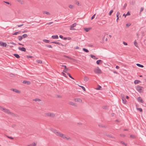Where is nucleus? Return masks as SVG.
Here are the masks:
<instances>
[{"mask_svg": "<svg viewBox=\"0 0 146 146\" xmlns=\"http://www.w3.org/2000/svg\"><path fill=\"white\" fill-rule=\"evenodd\" d=\"M116 68L117 69H119V67L117 65L116 66Z\"/></svg>", "mask_w": 146, "mask_h": 146, "instance_id": "obj_64", "label": "nucleus"}, {"mask_svg": "<svg viewBox=\"0 0 146 146\" xmlns=\"http://www.w3.org/2000/svg\"><path fill=\"white\" fill-rule=\"evenodd\" d=\"M7 137L10 139H13V137H10V136H7Z\"/></svg>", "mask_w": 146, "mask_h": 146, "instance_id": "obj_61", "label": "nucleus"}, {"mask_svg": "<svg viewBox=\"0 0 146 146\" xmlns=\"http://www.w3.org/2000/svg\"><path fill=\"white\" fill-rule=\"evenodd\" d=\"M36 62L37 63L39 64H41L42 62V61L40 60H36Z\"/></svg>", "mask_w": 146, "mask_h": 146, "instance_id": "obj_34", "label": "nucleus"}, {"mask_svg": "<svg viewBox=\"0 0 146 146\" xmlns=\"http://www.w3.org/2000/svg\"><path fill=\"white\" fill-rule=\"evenodd\" d=\"M94 72L97 74H101L102 73V71L98 67H97L94 70Z\"/></svg>", "mask_w": 146, "mask_h": 146, "instance_id": "obj_3", "label": "nucleus"}, {"mask_svg": "<svg viewBox=\"0 0 146 146\" xmlns=\"http://www.w3.org/2000/svg\"><path fill=\"white\" fill-rule=\"evenodd\" d=\"M13 55L15 57H16V58H19L20 57L19 55L18 54H13Z\"/></svg>", "mask_w": 146, "mask_h": 146, "instance_id": "obj_21", "label": "nucleus"}, {"mask_svg": "<svg viewBox=\"0 0 146 146\" xmlns=\"http://www.w3.org/2000/svg\"><path fill=\"white\" fill-rule=\"evenodd\" d=\"M79 47L78 46H77L76 47L74 48V49H79Z\"/></svg>", "mask_w": 146, "mask_h": 146, "instance_id": "obj_63", "label": "nucleus"}, {"mask_svg": "<svg viewBox=\"0 0 146 146\" xmlns=\"http://www.w3.org/2000/svg\"><path fill=\"white\" fill-rule=\"evenodd\" d=\"M74 6L72 5H70L69 6V7L71 9H73L74 8Z\"/></svg>", "mask_w": 146, "mask_h": 146, "instance_id": "obj_30", "label": "nucleus"}, {"mask_svg": "<svg viewBox=\"0 0 146 146\" xmlns=\"http://www.w3.org/2000/svg\"><path fill=\"white\" fill-rule=\"evenodd\" d=\"M69 104H70V105H71L72 106H74L75 107L76 106V104L73 102H69Z\"/></svg>", "mask_w": 146, "mask_h": 146, "instance_id": "obj_16", "label": "nucleus"}, {"mask_svg": "<svg viewBox=\"0 0 146 146\" xmlns=\"http://www.w3.org/2000/svg\"><path fill=\"white\" fill-rule=\"evenodd\" d=\"M120 136L122 137H124L125 136V135L124 134H120Z\"/></svg>", "mask_w": 146, "mask_h": 146, "instance_id": "obj_59", "label": "nucleus"}, {"mask_svg": "<svg viewBox=\"0 0 146 146\" xmlns=\"http://www.w3.org/2000/svg\"><path fill=\"white\" fill-rule=\"evenodd\" d=\"M51 43H54V44H58L59 45H61V46H63V44L61 43H60V42H56V41H54V42H51Z\"/></svg>", "mask_w": 146, "mask_h": 146, "instance_id": "obj_12", "label": "nucleus"}, {"mask_svg": "<svg viewBox=\"0 0 146 146\" xmlns=\"http://www.w3.org/2000/svg\"><path fill=\"white\" fill-rule=\"evenodd\" d=\"M45 116H50L51 117L54 118L55 116V115L54 113H45Z\"/></svg>", "mask_w": 146, "mask_h": 146, "instance_id": "obj_4", "label": "nucleus"}, {"mask_svg": "<svg viewBox=\"0 0 146 146\" xmlns=\"http://www.w3.org/2000/svg\"><path fill=\"white\" fill-rule=\"evenodd\" d=\"M33 100L35 101H38V102H40L41 101V100L40 99L38 98H36L35 99H33Z\"/></svg>", "mask_w": 146, "mask_h": 146, "instance_id": "obj_29", "label": "nucleus"}, {"mask_svg": "<svg viewBox=\"0 0 146 146\" xmlns=\"http://www.w3.org/2000/svg\"><path fill=\"white\" fill-rule=\"evenodd\" d=\"M123 44L125 45H127V43L125 42H123Z\"/></svg>", "mask_w": 146, "mask_h": 146, "instance_id": "obj_56", "label": "nucleus"}, {"mask_svg": "<svg viewBox=\"0 0 146 146\" xmlns=\"http://www.w3.org/2000/svg\"><path fill=\"white\" fill-rule=\"evenodd\" d=\"M36 145V144L34 142L32 143L30 145H28L27 146H35Z\"/></svg>", "mask_w": 146, "mask_h": 146, "instance_id": "obj_23", "label": "nucleus"}, {"mask_svg": "<svg viewBox=\"0 0 146 146\" xmlns=\"http://www.w3.org/2000/svg\"><path fill=\"white\" fill-rule=\"evenodd\" d=\"M137 100L139 102H140L142 103H144V101H143L142 98L140 97H139L137 99Z\"/></svg>", "mask_w": 146, "mask_h": 146, "instance_id": "obj_7", "label": "nucleus"}, {"mask_svg": "<svg viewBox=\"0 0 146 146\" xmlns=\"http://www.w3.org/2000/svg\"><path fill=\"white\" fill-rule=\"evenodd\" d=\"M23 83L24 84H27V85H30L31 84V82L29 81H27L26 80H24Z\"/></svg>", "mask_w": 146, "mask_h": 146, "instance_id": "obj_14", "label": "nucleus"}, {"mask_svg": "<svg viewBox=\"0 0 146 146\" xmlns=\"http://www.w3.org/2000/svg\"><path fill=\"white\" fill-rule=\"evenodd\" d=\"M0 45L3 46L5 47L7 46V44L6 43L0 41Z\"/></svg>", "mask_w": 146, "mask_h": 146, "instance_id": "obj_13", "label": "nucleus"}, {"mask_svg": "<svg viewBox=\"0 0 146 146\" xmlns=\"http://www.w3.org/2000/svg\"><path fill=\"white\" fill-rule=\"evenodd\" d=\"M43 41L46 43H49V40L46 39H43Z\"/></svg>", "mask_w": 146, "mask_h": 146, "instance_id": "obj_31", "label": "nucleus"}, {"mask_svg": "<svg viewBox=\"0 0 146 146\" xmlns=\"http://www.w3.org/2000/svg\"><path fill=\"white\" fill-rule=\"evenodd\" d=\"M18 49L19 50L23 52H25L26 51V49L24 47L21 48L19 47L18 48Z\"/></svg>", "mask_w": 146, "mask_h": 146, "instance_id": "obj_11", "label": "nucleus"}, {"mask_svg": "<svg viewBox=\"0 0 146 146\" xmlns=\"http://www.w3.org/2000/svg\"><path fill=\"white\" fill-rule=\"evenodd\" d=\"M119 15H120L119 13V12H117V14H116V17H117V19H116V21L117 22L118 21V20L119 19Z\"/></svg>", "mask_w": 146, "mask_h": 146, "instance_id": "obj_18", "label": "nucleus"}, {"mask_svg": "<svg viewBox=\"0 0 146 146\" xmlns=\"http://www.w3.org/2000/svg\"><path fill=\"white\" fill-rule=\"evenodd\" d=\"M101 88V87L100 86L98 85V88H97L96 89L97 90H100V88Z\"/></svg>", "mask_w": 146, "mask_h": 146, "instance_id": "obj_46", "label": "nucleus"}, {"mask_svg": "<svg viewBox=\"0 0 146 146\" xmlns=\"http://www.w3.org/2000/svg\"><path fill=\"white\" fill-rule=\"evenodd\" d=\"M23 24H21V25H17V27H21V26H23Z\"/></svg>", "mask_w": 146, "mask_h": 146, "instance_id": "obj_58", "label": "nucleus"}, {"mask_svg": "<svg viewBox=\"0 0 146 146\" xmlns=\"http://www.w3.org/2000/svg\"><path fill=\"white\" fill-rule=\"evenodd\" d=\"M100 62H101V64L102 62V60H98L96 61V63L97 64H99Z\"/></svg>", "mask_w": 146, "mask_h": 146, "instance_id": "obj_19", "label": "nucleus"}, {"mask_svg": "<svg viewBox=\"0 0 146 146\" xmlns=\"http://www.w3.org/2000/svg\"><path fill=\"white\" fill-rule=\"evenodd\" d=\"M95 15H96V14H95L93 16H92V17H91V19L92 20L93 19H94V18Z\"/></svg>", "mask_w": 146, "mask_h": 146, "instance_id": "obj_53", "label": "nucleus"}, {"mask_svg": "<svg viewBox=\"0 0 146 146\" xmlns=\"http://www.w3.org/2000/svg\"><path fill=\"white\" fill-rule=\"evenodd\" d=\"M80 86L84 90V91L86 90V89L83 86Z\"/></svg>", "mask_w": 146, "mask_h": 146, "instance_id": "obj_43", "label": "nucleus"}, {"mask_svg": "<svg viewBox=\"0 0 146 146\" xmlns=\"http://www.w3.org/2000/svg\"><path fill=\"white\" fill-rule=\"evenodd\" d=\"M106 21L105 20H102L101 21V23L103 24H105L106 23Z\"/></svg>", "mask_w": 146, "mask_h": 146, "instance_id": "obj_41", "label": "nucleus"}, {"mask_svg": "<svg viewBox=\"0 0 146 146\" xmlns=\"http://www.w3.org/2000/svg\"><path fill=\"white\" fill-rule=\"evenodd\" d=\"M130 137L131 138H132L133 139H134L135 137V136L134 135H130Z\"/></svg>", "mask_w": 146, "mask_h": 146, "instance_id": "obj_49", "label": "nucleus"}, {"mask_svg": "<svg viewBox=\"0 0 146 146\" xmlns=\"http://www.w3.org/2000/svg\"><path fill=\"white\" fill-rule=\"evenodd\" d=\"M76 25L77 24L76 23H74V24H73L72 25L70 26V30H74V29L73 28V27H75L76 26Z\"/></svg>", "mask_w": 146, "mask_h": 146, "instance_id": "obj_9", "label": "nucleus"}, {"mask_svg": "<svg viewBox=\"0 0 146 146\" xmlns=\"http://www.w3.org/2000/svg\"><path fill=\"white\" fill-rule=\"evenodd\" d=\"M20 33V31H18V32H15V33H13V35H17L18 34Z\"/></svg>", "mask_w": 146, "mask_h": 146, "instance_id": "obj_35", "label": "nucleus"}, {"mask_svg": "<svg viewBox=\"0 0 146 146\" xmlns=\"http://www.w3.org/2000/svg\"><path fill=\"white\" fill-rule=\"evenodd\" d=\"M84 30L86 32H88L89 30L90 29V28H84Z\"/></svg>", "mask_w": 146, "mask_h": 146, "instance_id": "obj_27", "label": "nucleus"}, {"mask_svg": "<svg viewBox=\"0 0 146 146\" xmlns=\"http://www.w3.org/2000/svg\"><path fill=\"white\" fill-rule=\"evenodd\" d=\"M135 0H132L131 2V4L133 5H135Z\"/></svg>", "mask_w": 146, "mask_h": 146, "instance_id": "obj_26", "label": "nucleus"}, {"mask_svg": "<svg viewBox=\"0 0 146 146\" xmlns=\"http://www.w3.org/2000/svg\"><path fill=\"white\" fill-rule=\"evenodd\" d=\"M90 56L92 58H93L94 59V58L95 57V56L92 54H90Z\"/></svg>", "mask_w": 146, "mask_h": 146, "instance_id": "obj_47", "label": "nucleus"}, {"mask_svg": "<svg viewBox=\"0 0 146 146\" xmlns=\"http://www.w3.org/2000/svg\"><path fill=\"white\" fill-rule=\"evenodd\" d=\"M61 73L62 74V75H63V76H64L65 77H67L66 74H65L63 72H62Z\"/></svg>", "mask_w": 146, "mask_h": 146, "instance_id": "obj_44", "label": "nucleus"}, {"mask_svg": "<svg viewBox=\"0 0 146 146\" xmlns=\"http://www.w3.org/2000/svg\"><path fill=\"white\" fill-rule=\"evenodd\" d=\"M52 131L53 132L55 133L56 135L60 136L64 139H65L66 140H69L70 139V137H66L65 135L63 134L60 132H58L56 129H53L52 130Z\"/></svg>", "mask_w": 146, "mask_h": 146, "instance_id": "obj_1", "label": "nucleus"}, {"mask_svg": "<svg viewBox=\"0 0 146 146\" xmlns=\"http://www.w3.org/2000/svg\"><path fill=\"white\" fill-rule=\"evenodd\" d=\"M46 46L49 48H52L51 45H46Z\"/></svg>", "mask_w": 146, "mask_h": 146, "instance_id": "obj_42", "label": "nucleus"}, {"mask_svg": "<svg viewBox=\"0 0 146 146\" xmlns=\"http://www.w3.org/2000/svg\"><path fill=\"white\" fill-rule=\"evenodd\" d=\"M137 109L140 112H141L142 111V109L141 108H137Z\"/></svg>", "mask_w": 146, "mask_h": 146, "instance_id": "obj_45", "label": "nucleus"}, {"mask_svg": "<svg viewBox=\"0 0 146 146\" xmlns=\"http://www.w3.org/2000/svg\"><path fill=\"white\" fill-rule=\"evenodd\" d=\"M83 50L86 52H89V50L85 48H83Z\"/></svg>", "mask_w": 146, "mask_h": 146, "instance_id": "obj_32", "label": "nucleus"}, {"mask_svg": "<svg viewBox=\"0 0 146 146\" xmlns=\"http://www.w3.org/2000/svg\"><path fill=\"white\" fill-rule=\"evenodd\" d=\"M121 99L122 101V102L124 104H126V100L124 97L123 94H121Z\"/></svg>", "mask_w": 146, "mask_h": 146, "instance_id": "obj_6", "label": "nucleus"}, {"mask_svg": "<svg viewBox=\"0 0 146 146\" xmlns=\"http://www.w3.org/2000/svg\"><path fill=\"white\" fill-rule=\"evenodd\" d=\"M89 79V78L87 76H85L84 77V80L85 81H87Z\"/></svg>", "mask_w": 146, "mask_h": 146, "instance_id": "obj_28", "label": "nucleus"}, {"mask_svg": "<svg viewBox=\"0 0 146 146\" xmlns=\"http://www.w3.org/2000/svg\"><path fill=\"white\" fill-rule=\"evenodd\" d=\"M5 3L8 4H10V3H9V2H7V1H4Z\"/></svg>", "mask_w": 146, "mask_h": 146, "instance_id": "obj_60", "label": "nucleus"}, {"mask_svg": "<svg viewBox=\"0 0 146 146\" xmlns=\"http://www.w3.org/2000/svg\"><path fill=\"white\" fill-rule=\"evenodd\" d=\"M42 13L44 14H46L48 16H50L51 15L50 13L49 12H48L47 11H42Z\"/></svg>", "mask_w": 146, "mask_h": 146, "instance_id": "obj_15", "label": "nucleus"}, {"mask_svg": "<svg viewBox=\"0 0 146 146\" xmlns=\"http://www.w3.org/2000/svg\"><path fill=\"white\" fill-rule=\"evenodd\" d=\"M51 37L53 39H57L58 38V36L57 35H52V36Z\"/></svg>", "mask_w": 146, "mask_h": 146, "instance_id": "obj_17", "label": "nucleus"}, {"mask_svg": "<svg viewBox=\"0 0 146 146\" xmlns=\"http://www.w3.org/2000/svg\"><path fill=\"white\" fill-rule=\"evenodd\" d=\"M143 88V87H142L141 86H137L136 89L139 92L141 93L143 92L142 91V88Z\"/></svg>", "mask_w": 146, "mask_h": 146, "instance_id": "obj_5", "label": "nucleus"}, {"mask_svg": "<svg viewBox=\"0 0 146 146\" xmlns=\"http://www.w3.org/2000/svg\"><path fill=\"white\" fill-rule=\"evenodd\" d=\"M130 15V13H129V11L127 12V14H126V15Z\"/></svg>", "mask_w": 146, "mask_h": 146, "instance_id": "obj_52", "label": "nucleus"}, {"mask_svg": "<svg viewBox=\"0 0 146 146\" xmlns=\"http://www.w3.org/2000/svg\"><path fill=\"white\" fill-rule=\"evenodd\" d=\"M103 109H107L108 108V107L107 106H104L103 107Z\"/></svg>", "mask_w": 146, "mask_h": 146, "instance_id": "obj_48", "label": "nucleus"}, {"mask_svg": "<svg viewBox=\"0 0 146 146\" xmlns=\"http://www.w3.org/2000/svg\"><path fill=\"white\" fill-rule=\"evenodd\" d=\"M140 82V81L137 80H135L134 82V84H138Z\"/></svg>", "mask_w": 146, "mask_h": 146, "instance_id": "obj_25", "label": "nucleus"}, {"mask_svg": "<svg viewBox=\"0 0 146 146\" xmlns=\"http://www.w3.org/2000/svg\"><path fill=\"white\" fill-rule=\"evenodd\" d=\"M23 38H25L28 37V35L26 34H24L22 35Z\"/></svg>", "mask_w": 146, "mask_h": 146, "instance_id": "obj_22", "label": "nucleus"}, {"mask_svg": "<svg viewBox=\"0 0 146 146\" xmlns=\"http://www.w3.org/2000/svg\"><path fill=\"white\" fill-rule=\"evenodd\" d=\"M113 12V10H111L110 12L109 13V15H111L112 13Z\"/></svg>", "mask_w": 146, "mask_h": 146, "instance_id": "obj_40", "label": "nucleus"}, {"mask_svg": "<svg viewBox=\"0 0 146 146\" xmlns=\"http://www.w3.org/2000/svg\"><path fill=\"white\" fill-rule=\"evenodd\" d=\"M144 9V8L143 7H141V9L140 10V12H142V11H143Z\"/></svg>", "mask_w": 146, "mask_h": 146, "instance_id": "obj_55", "label": "nucleus"}, {"mask_svg": "<svg viewBox=\"0 0 146 146\" xmlns=\"http://www.w3.org/2000/svg\"><path fill=\"white\" fill-rule=\"evenodd\" d=\"M75 101L79 102H81L82 100L80 98H76L75 99Z\"/></svg>", "mask_w": 146, "mask_h": 146, "instance_id": "obj_20", "label": "nucleus"}, {"mask_svg": "<svg viewBox=\"0 0 146 146\" xmlns=\"http://www.w3.org/2000/svg\"><path fill=\"white\" fill-rule=\"evenodd\" d=\"M134 44L135 45V46H136L137 47V42H136V40L134 41Z\"/></svg>", "mask_w": 146, "mask_h": 146, "instance_id": "obj_39", "label": "nucleus"}, {"mask_svg": "<svg viewBox=\"0 0 146 146\" xmlns=\"http://www.w3.org/2000/svg\"><path fill=\"white\" fill-rule=\"evenodd\" d=\"M11 90L12 91L15 92L17 93H20V92L17 89L12 88L11 89Z\"/></svg>", "mask_w": 146, "mask_h": 146, "instance_id": "obj_10", "label": "nucleus"}, {"mask_svg": "<svg viewBox=\"0 0 146 146\" xmlns=\"http://www.w3.org/2000/svg\"><path fill=\"white\" fill-rule=\"evenodd\" d=\"M59 37L62 39L63 38V36L62 35H60L59 36Z\"/></svg>", "mask_w": 146, "mask_h": 146, "instance_id": "obj_62", "label": "nucleus"}, {"mask_svg": "<svg viewBox=\"0 0 146 146\" xmlns=\"http://www.w3.org/2000/svg\"><path fill=\"white\" fill-rule=\"evenodd\" d=\"M27 57L28 58H32L33 57V56H27Z\"/></svg>", "mask_w": 146, "mask_h": 146, "instance_id": "obj_57", "label": "nucleus"}, {"mask_svg": "<svg viewBox=\"0 0 146 146\" xmlns=\"http://www.w3.org/2000/svg\"><path fill=\"white\" fill-rule=\"evenodd\" d=\"M23 37H22V36H18V39L20 41L21 40H22V39H23Z\"/></svg>", "mask_w": 146, "mask_h": 146, "instance_id": "obj_33", "label": "nucleus"}, {"mask_svg": "<svg viewBox=\"0 0 146 146\" xmlns=\"http://www.w3.org/2000/svg\"><path fill=\"white\" fill-rule=\"evenodd\" d=\"M76 4L78 6L80 5L78 1H76Z\"/></svg>", "mask_w": 146, "mask_h": 146, "instance_id": "obj_54", "label": "nucleus"}, {"mask_svg": "<svg viewBox=\"0 0 146 146\" xmlns=\"http://www.w3.org/2000/svg\"><path fill=\"white\" fill-rule=\"evenodd\" d=\"M10 44H12L14 46H16V44H15V43H14L13 42H10Z\"/></svg>", "mask_w": 146, "mask_h": 146, "instance_id": "obj_51", "label": "nucleus"}, {"mask_svg": "<svg viewBox=\"0 0 146 146\" xmlns=\"http://www.w3.org/2000/svg\"><path fill=\"white\" fill-rule=\"evenodd\" d=\"M131 25V24L130 23H127V24H126V26H127V27H129V26Z\"/></svg>", "mask_w": 146, "mask_h": 146, "instance_id": "obj_50", "label": "nucleus"}, {"mask_svg": "<svg viewBox=\"0 0 146 146\" xmlns=\"http://www.w3.org/2000/svg\"><path fill=\"white\" fill-rule=\"evenodd\" d=\"M136 65L140 67L141 68H143L144 67V66L143 65L140 64H139L137 63L136 64Z\"/></svg>", "mask_w": 146, "mask_h": 146, "instance_id": "obj_24", "label": "nucleus"}, {"mask_svg": "<svg viewBox=\"0 0 146 146\" xmlns=\"http://www.w3.org/2000/svg\"><path fill=\"white\" fill-rule=\"evenodd\" d=\"M67 74L69 76L73 79H74V78L71 76L69 73H67Z\"/></svg>", "mask_w": 146, "mask_h": 146, "instance_id": "obj_38", "label": "nucleus"}, {"mask_svg": "<svg viewBox=\"0 0 146 146\" xmlns=\"http://www.w3.org/2000/svg\"><path fill=\"white\" fill-rule=\"evenodd\" d=\"M0 109L5 113L9 114L13 116H15V114L12 112H11L10 111L7 109L4 108L0 106Z\"/></svg>", "mask_w": 146, "mask_h": 146, "instance_id": "obj_2", "label": "nucleus"}, {"mask_svg": "<svg viewBox=\"0 0 146 146\" xmlns=\"http://www.w3.org/2000/svg\"><path fill=\"white\" fill-rule=\"evenodd\" d=\"M61 66L62 67H64V69L63 70V72L66 73V71L69 70V69L66 67V66L64 65H62Z\"/></svg>", "mask_w": 146, "mask_h": 146, "instance_id": "obj_8", "label": "nucleus"}, {"mask_svg": "<svg viewBox=\"0 0 146 146\" xmlns=\"http://www.w3.org/2000/svg\"><path fill=\"white\" fill-rule=\"evenodd\" d=\"M106 135L109 137L111 138H112L115 139V138L114 137H113V136H111V135H109V134H107Z\"/></svg>", "mask_w": 146, "mask_h": 146, "instance_id": "obj_36", "label": "nucleus"}, {"mask_svg": "<svg viewBox=\"0 0 146 146\" xmlns=\"http://www.w3.org/2000/svg\"><path fill=\"white\" fill-rule=\"evenodd\" d=\"M119 142L121 143L122 144H123V145H124L125 146H127V144H125L124 142H123V141H119Z\"/></svg>", "mask_w": 146, "mask_h": 146, "instance_id": "obj_37", "label": "nucleus"}]
</instances>
